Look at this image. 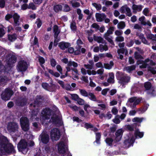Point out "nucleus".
Instances as JSON below:
<instances>
[{
    "label": "nucleus",
    "instance_id": "obj_25",
    "mask_svg": "<svg viewBox=\"0 0 156 156\" xmlns=\"http://www.w3.org/2000/svg\"><path fill=\"white\" fill-rule=\"evenodd\" d=\"M89 64H84V67L87 69H91L93 68L94 63L93 60H90L89 61Z\"/></svg>",
    "mask_w": 156,
    "mask_h": 156
},
{
    "label": "nucleus",
    "instance_id": "obj_15",
    "mask_svg": "<svg viewBox=\"0 0 156 156\" xmlns=\"http://www.w3.org/2000/svg\"><path fill=\"white\" fill-rule=\"evenodd\" d=\"M141 101V100L140 99H136V98L135 97H133L130 98L128 101V102H129L130 103L133 102L132 107L133 108H135L136 105L139 103Z\"/></svg>",
    "mask_w": 156,
    "mask_h": 156
},
{
    "label": "nucleus",
    "instance_id": "obj_6",
    "mask_svg": "<svg viewBox=\"0 0 156 156\" xmlns=\"http://www.w3.org/2000/svg\"><path fill=\"white\" fill-rule=\"evenodd\" d=\"M51 136L53 140H58L60 136V133L59 130L57 128H54L51 131Z\"/></svg>",
    "mask_w": 156,
    "mask_h": 156
},
{
    "label": "nucleus",
    "instance_id": "obj_32",
    "mask_svg": "<svg viewBox=\"0 0 156 156\" xmlns=\"http://www.w3.org/2000/svg\"><path fill=\"white\" fill-rule=\"evenodd\" d=\"M53 30L55 33L54 36L56 37H58L60 32V30L58 29V27L57 25H55L54 26Z\"/></svg>",
    "mask_w": 156,
    "mask_h": 156
},
{
    "label": "nucleus",
    "instance_id": "obj_57",
    "mask_svg": "<svg viewBox=\"0 0 156 156\" xmlns=\"http://www.w3.org/2000/svg\"><path fill=\"white\" fill-rule=\"evenodd\" d=\"M77 101L78 104L80 105H83L85 102L84 101L83 99L80 98L78 99Z\"/></svg>",
    "mask_w": 156,
    "mask_h": 156
},
{
    "label": "nucleus",
    "instance_id": "obj_14",
    "mask_svg": "<svg viewBox=\"0 0 156 156\" xmlns=\"http://www.w3.org/2000/svg\"><path fill=\"white\" fill-rule=\"evenodd\" d=\"M43 101V99L40 96H37L36 98L35 102L33 104H31L30 105L31 108L38 107L40 105L41 103Z\"/></svg>",
    "mask_w": 156,
    "mask_h": 156
},
{
    "label": "nucleus",
    "instance_id": "obj_47",
    "mask_svg": "<svg viewBox=\"0 0 156 156\" xmlns=\"http://www.w3.org/2000/svg\"><path fill=\"white\" fill-rule=\"evenodd\" d=\"M119 115H117L115 118L113 120V122L115 124H119L120 121L119 119Z\"/></svg>",
    "mask_w": 156,
    "mask_h": 156
},
{
    "label": "nucleus",
    "instance_id": "obj_53",
    "mask_svg": "<svg viewBox=\"0 0 156 156\" xmlns=\"http://www.w3.org/2000/svg\"><path fill=\"white\" fill-rule=\"evenodd\" d=\"M148 70L151 71L153 74H156V70L153 67L149 66L148 67Z\"/></svg>",
    "mask_w": 156,
    "mask_h": 156
},
{
    "label": "nucleus",
    "instance_id": "obj_11",
    "mask_svg": "<svg viewBox=\"0 0 156 156\" xmlns=\"http://www.w3.org/2000/svg\"><path fill=\"white\" fill-rule=\"evenodd\" d=\"M125 10L126 12V15L129 17H131L132 15L131 10L127 5H125L121 7L120 8V11L121 13H123L125 12Z\"/></svg>",
    "mask_w": 156,
    "mask_h": 156
},
{
    "label": "nucleus",
    "instance_id": "obj_52",
    "mask_svg": "<svg viewBox=\"0 0 156 156\" xmlns=\"http://www.w3.org/2000/svg\"><path fill=\"white\" fill-rule=\"evenodd\" d=\"M135 135L136 137L138 136L139 137L141 138L143 136V133L142 132H140L138 130H136L135 132Z\"/></svg>",
    "mask_w": 156,
    "mask_h": 156
},
{
    "label": "nucleus",
    "instance_id": "obj_10",
    "mask_svg": "<svg viewBox=\"0 0 156 156\" xmlns=\"http://www.w3.org/2000/svg\"><path fill=\"white\" fill-rule=\"evenodd\" d=\"M51 112L49 109H46L43 110L41 113V120L48 119L50 118Z\"/></svg>",
    "mask_w": 156,
    "mask_h": 156
},
{
    "label": "nucleus",
    "instance_id": "obj_40",
    "mask_svg": "<svg viewBox=\"0 0 156 156\" xmlns=\"http://www.w3.org/2000/svg\"><path fill=\"white\" fill-rule=\"evenodd\" d=\"M113 63L112 61H111L110 62L109 64L106 63V64H104L105 67V68H106L107 69H111V68L113 66Z\"/></svg>",
    "mask_w": 156,
    "mask_h": 156
},
{
    "label": "nucleus",
    "instance_id": "obj_12",
    "mask_svg": "<svg viewBox=\"0 0 156 156\" xmlns=\"http://www.w3.org/2000/svg\"><path fill=\"white\" fill-rule=\"evenodd\" d=\"M120 83H128L130 80V77L129 76L124 75V74L120 75L118 77Z\"/></svg>",
    "mask_w": 156,
    "mask_h": 156
},
{
    "label": "nucleus",
    "instance_id": "obj_64",
    "mask_svg": "<svg viewBox=\"0 0 156 156\" xmlns=\"http://www.w3.org/2000/svg\"><path fill=\"white\" fill-rule=\"evenodd\" d=\"M136 36L139 37V38L141 40L144 37V35L142 33H139L137 32L136 33Z\"/></svg>",
    "mask_w": 156,
    "mask_h": 156
},
{
    "label": "nucleus",
    "instance_id": "obj_50",
    "mask_svg": "<svg viewBox=\"0 0 156 156\" xmlns=\"http://www.w3.org/2000/svg\"><path fill=\"white\" fill-rule=\"evenodd\" d=\"M144 119L143 118H139L138 117H136L133 118V120L132 121L133 122H141Z\"/></svg>",
    "mask_w": 156,
    "mask_h": 156
},
{
    "label": "nucleus",
    "instance_id": "obj_29",
    "mask_svg": "<svg viewBox=\"0 0 156 156\" xmlns=\"http://www.w3.org/2000/svg\"><path fill=\"white\" fill-rule=\"evenodd\" d=\"M99 47L101 52H102L104 51H107L108 49V46L106 44L104 45L100 44L99 45Z\"/></svg>",
    "mask_w": 156,
    "mask_h": 156
},
{
    "label": "nucleus",
    "instance_id": "obj_42",
    "mask_svg": "<svg viewBox=\"0 0 156 156\" xmlns=\"http://www.w3.org/2000/svg\"><path fill=\"white\" fill-rule=\"evenodd\" d=\"M145 18L144 16H142L139 18V20L140 22L141 25H146V22L145 21Z\"/></svg>",
    "mask_w": 156,
    "mask_h": 156
},
{
    "label": "nucleus",
    "instance_id": "obj_13",
    "mask_svg": "<svg viewBox=\"0 0 156 156\" xmlns=\"http://www.w3.org/2000/svg\"><path fill=\"white\" fill-rule=\"evenodd\" d=\"M7 58L8 63L9 65H12L15 63L16 61L17 58L14 55H9L7 56Z\"/></svg>",
    "mask_w": 156,
    "mask_h": 156
},
{
    "label": "nucleus",
    "instance_id": "obj_62",
    "mask_svg": "<svg viewBox=\"0 0 156 156\" xmlns=\"http://www.w3.org/2000/svg\"><path fill=\"white\" fill-rule=\"evenodd\" d=\"M114 27H110L107 30V33L109 34H112L114 30Z\"/></svg>",
    "mask_w": 156,
    "mask_h": 156
},
{
    "label": "nucleus",
    "instance_id": "obj_45",
    "mask_svg": "<svg viewBox=\"0 0 156 156\" xmlns=\"http://www.w3.org/2000/svg\"><path fill=\"white\" fill-rule=\"evenodd\" d=\"M84 12L86 14L88 15L87 19H90L93 13H90V12L88 9H86L84 11Z\"/></svg>",
    "mask_w": 156,
    "mask_h": 156
},
{
    "label": "nucleus",
    "instance_id": "obj_20",
    "mask_svg": "<svg viewBox=\"0 0 156 156\" xmlns=\"http://www.w3.org/2000/svg\"><path fill=\"white\" fill-rule=\"evenodd\" d=\"M110 34H109L106 32L104 35V37L112 45L114 46L115 44L112 39V37L110 36Z\"/></svg>",
    "mask_w": 156,
    "mask_h": 156
},
{
    "label": "nucleus",
    "instance_id": "obj_16",
    "mask_svg": "<svg viewBox=\"0 0 156 156\" xmlns=\"http://www.w3.org/2000/svg\"><path fill=\"white\" fill-rule=\"evenodd\" d=\"M62 61L65 63H68L67 66H73L74 67H76L78 66V64L77 63L72 61H68V59L66 58H63Z\"/></svg>",
    "mask_w": 156,
    "mask_h": 156
},
{
    "label": "nucleus",
    "instance_id": "obj_8",
    "mask_svg": "<svg viewBox=\"0 0 156 156\" xmlns=\"http://www.w3.org/2000/svg\"><path fill=\"white\" fill-rule=\"evenodd\" d=\"M39 139L44 144H46L49 140V136L46 131H43L40 136Z\"/></svg>",
    "mask_w": 156,
    "mask_h": 156
},
{
    "label": "nucleus",
    "instance_id": "obj_59",
    "mask_svg": "<svg viewBox=\"0 0 156 156\" xmlns=\"http://www.w3.org/2000/svg\"><path fill=\"white\" fill-rule=\"evenodd\" d=\"M101 137V134L99 133H96V142L99 143L100 139Z\"/></svg>",
    "mask_w": 156,
    "mask_h": 156
},
{
    "label": "nucleus",
    "instance_id": "obj_19",
    "mask_svg": "<svg viewBox=\"0 0 156 156\" xmlns=\"http://www.w3.org/2000/svg\"><path fill=\"white\" fill-rule=\"evenodd\" d=\"M134 140V137L133 136H132L130 139H129L125 140L124 142V144L125 145V147H129L133 143Z\"/></svg>",
    "mask_w": 156,
    "mask_h": 156
},
{
    "label": "nucleus",
    "instance_id": "obj_9",
    "mask_svg": "<svg viewBox=\"0 0 156 156\" xmlns=\"http://www.w3.org/2000/svg\"><path fill=\"white\" fill-rule=\"evenodd\" d=\"M58 152L60 154H64L67 150V148L64 142L62 141L60 142L58 144Z\"/></svg>",
    "mask_w": 156,
    "mask_h": 156
},
{
    "label": "nucleus",
    "instance_id": "obj_55",
    "mask_svg": "<svg viewBox=\"0 0 156 156\" xmlns=\"http://www.w3.org/2000/svg\"><path fill=\"white\" fill-rule=\"evenodd\" d=\"M144 87L147 90H149L151 87V84L150 82L146 83L144 84Z\"/></svg>",
    "mask_w": 156,
    "mask_h": 156
},
{
    "label": "nucleus",
    "instance_id": "obj_44",
    "mask_svg": "<svg viewBox=\"0 0 156 156\" xmlns=\"http://www.w3.org/2000/svg\"><path fill=\"white\" fill-rule=\"evenodd\" d=\"M79 90L81 94L84 97H87L88 96V93L84 89H79Z\"/></svg>",
    "mask_w": 156,
    "mask_h": 156
},
{
    "label": "nucleus",
    "instance_id": "obj_43",
    "mask_svg": "<svg viewBox=\"0 0 156 156\" xmlns=\"http://www.w3.org/2000/svg\"><path fill=\"white\" fill-rule=\"evenodd\" d=\"M92 5L96 8L97 10H99L101 9V6L100 4L93 3L92 4Z\"/></svg>",
    "mask_w": 156,
    "mask_h": 156
},
{
    "label": "nucleus",
    "instance_id": "obj_35",
    "mask_svg": "<svg viewBox=\"0 0 156 156\" xmlns=\"http://www.w3.org/2000/svg\"><path fill=\"white\" fill-rule=\"evenodd\" d=\"M37 58L41 66L43 68H44V66L43 65L45 62L44 59L43 57L40 56H39Z\"/></svg>",
    "mask_w": 156,
    "mask_h": 156
},
{
    "label": "nucleus",
    "instance_id": "obj_41",
    "mask_svg": "<svg viewBox=\"0 0 156 156\" xmlns=\"http://www.w3.org/2000/svg\"><path fill=\"white\" fill-rule=\"evenodd\" d=\"M8 38L9 41H12L16 39V34H15L12 35H8Z\"/></svg>",
    "mask_w": 156,
    "mask_h": 156
},
{
    "label": "nucleus",
    "instance_id": "obj_38",
    "mask_svg": "<svg viewBox=\"0 0 156 156\" xmlns=\"http://www.w3.org/2000/svg\"><path fill=\"white\" fill-rule=\"evenodd\" d=\"M126 26V24L124 22H121L119 23L117 25L118 28L119 29H122L124 28Z\"/></svg>",
    "mask_w": 156,
    "mask_h": 156
},
{
    "label": "nucleus",
    "instance_id": "obj_63",
    "mask_svg": "<svg viewBox=\"0 0 156 156\" xmlns=\"http://www.w3.org/2000/svg\"><path fill=\"white\" fill-rule=\"evenodd\" d=\"M105 141L106 143L109 145L111 144L113 141V140L112 139L110 138H107Z\"/></svg>",
    "mask_w": 156,
    "mask_h": 156
},
{
    "label": "nucleus",
    "instance_id": "obj_22",
    "mask_svg": "<svg viewBox=\"0 0 156 156\" xmlns=\"http://www.w3.org/2000/svg\"><path fill=\"white\" fill-rule=\"evenodd\" d=\"M94 40L99 43H104L105 41L104 39L100 36H98L95 35H93Z\"/></svg>",
    "mask_w": 156,
    "mask_h": 156
},
{
    "label": "nucleus",
    "instance_id": "obj_54",
    "mask_svg": "<svg viewBox=\"0 0 156 156\" xmlns=\"http://www.w3.org/2000/svg\"><path fill=\"white\" fill-rule=\"evenodd\" d=\"M64 89H65L67 90H71L72 87L70 84H66L64 88Z\"/></svg>",
    "mask_w": 156,
    "mask_h": 156
},
{
    "label": "nucleus",
    "instance_id": "obj_1",
    "mask_svg": "<svg viewBox=\"0 0 156 156\" xmlns=\"http://www.w3.org/2000/svg\"><path fill=\"white\" fill-rule=\"evenodd\" d=\"M8 142L6 137L0 136V155L5 152L9 153L15 152L13 146L10 143L7 144Z\"/></svg>",
    "mask_w": 156,
    "mask_h": 156
},
{
    "label": "nucleus",
    "instance_id": "obj_31",
    "mask_svg": "<svg viewBox=\"0 0 156 156\" xmlns=\"http://www.w3.org/2000/svg\"><path fill=\"white\" fill-rule=\"evenodd\" d=\"M62 6L60 5H56L54 6V11L58 12L62 11Z\"/></svg>",
    "mask_w": 156,
    "mask_h": 156
},
{
    "label": "nucleus",
    "instance_id": "obj_4",
    "mask_svg": "<svg viewBox=\"0 0 156 156\" xmlns=\"http://www.w3.org/2000/svg\"><path fill=\"white\" fill-rule=\"evenodd\" d=\"M20 122L23 130L27 131L29 129V122L28 119L25 117H21L20 119Z\"/></svg>",
    "mask_w": 156,
    "mask_h": 156
},
{
    "label": "nucleus",
    "instance_id": "obj_17",
    "mask_svg": "<svg viewBox=\"0 0 156 156\" xmlns=\"http://www.w3.org/2000/svg\"><path fill=\"white\" fill-rule=\"evenodd\" d=\"M96 20L98 22H101L106 17V15L103 13H96L95 15Z\"/></svg>",
    "mask_w": 156,
    "mask_h": 156
},
{
    "label": "nucleus",
    "instance_id": "obj_7",
    "mask_svg": "<svg viewBox=\"0 0 156 156\" xmlns=\"http://www.w3.org/2000/svg\"><path fill=\"white\" fill-rule=\"evenodd\" d=\"M18 126L17 123L15 122H9L7 126V129L10 132H15L17 131Z\"/></svg>",
    "mask_w": 156,
    "mask_h": 156
},
{
    "label": "nucleus",
    "instance_id": "obj_2",
    "mask_svg": "<svg viewBox=\"0 0 156 156\" xmlns=\"http://www.w3.org/2000/svg\"><path fill=\"white\" fill-rule=\"evenodd\" d=\"M13 93V91L11 89L7 88L2 92L1 94V97L3 100L7 101L10 99Z\"/></svg>",
    "mask_w": 156,
    "mask_h": 156
},
{
    "label": "nucleus",
    "instance_id": "obj_58",
    "mask_svg": "<svg viewBox=\"0 0 156 156\" xmlns=\"http://www.w3.org/2000/svg\"><path fill=\"white\" fill-rule=\"evenodd\" d=\"M123 133V131L122 129H120L118 130L115 133L116 136H122Z\"/></svg>",
    "mask_w": 156,
    "mask_h": 156
},
{
    "label": "nucleus",
    "instance_id": "obj_60",
    "mask_svg": "<svg viewBox=\"0 0 156 156\" xmlns=\"http://www.w3.org/2000/svg\"><path fill=\"white\" fill-rule=\"evenodd\" d=\"M70 10V8L68 5L65 4L64 6V11L65 12H68Z\"/></svg>",
    "mask_w": 156,
    "mask_h": 156
},
{
    "label": "nucleus",
    "instance_id": "obj_24",
    "mask_svg": "<svg viewBox=\"0 0 156 156\" xmlns=\"http://www.w3.org/2000/svg\"><path fill=\"white\" fill-rule=\"evenodd\" d=\"M27 102V99L25 98L18 99L16 102V104L19 106H23L25 105Z\"/></svg>",
    "mask_w": 156,
    "mask_h": 156
},
{
    "label": "nucleus",
    "instance_id": "obj_26",
    "mask_svg": "<svg viewBox=\"0 0 156 156\" xmlns=\"http://www.w3.org/2000/svg\"><path fill=\"white\" fill-rule=\"evenodd\" d=\"M136 68V66L135 65H133L125 67L124 68V69L128 73H130L132 71L135 70Z\"/></svg>",
    "mask_w": 156,
    "mask_h": 156
},
{
    "label": "nucleus",
    "instance_id": "obj_49",
    "mask_svg": "<svg viewBox=\"0 0 156 156\" xmlns=\"http://www.w3.org/2000/svg\"><path fill=\"white\" fill-rule=\"evenodd\" d=\"M70 27L73 30L76 31V24L75 22L73 21L70 25Z\"/></svg>",
    "mask_w": 156,
    "mask_h": 156
},
{
    "label": "nucleus",
    "instance_id": "obj_61",
    "mask_svg": "<svg viewBox=\"0 0 156 156\" xmlns=\"http://www.w3.org/2000/svg\"><path fill=\"white\" fill-rule=\"evenodd\" d=\"M50 62L51 66L52 67H55L56 66V62L54 58H51V59Z\"/></svg>",
    "mask_w": 156,
    "mask_h": 156
},
{
    "label": "nucleus",
    "instance_id": "obj_48",
    "mask_svg": "<svg viewBox=\"0 0 156 156\" xmlns=\"http://www.w3.org/2000/svg\"><path fill=\"white\" fill-rule=\"evenodd\" d=\"M124 41V38L122 36H119L116 37L115 39L116 42H122Z\"/></svg>",
    "mask_w": 156,
    "mask_h": 156
},
{
    "label": "nucleus",
    "instance_id": "obj_5",
    "mask_svg": "<svg viewBox=\"0 0 156 156\" xmlns=\"http://www.w3.org/2000/svg\"><path fill=\"white\" fill-rule=\"evenodd\" d=\"M27 142L25 140H22L18 144L17 147L20 151L25 154L27 151Z\"/></svg>",
    "mask_w": 156,
    "mask_h": 156
},
{
    "label": "nucleus",
    "instance_id": "obj_46",
    "mask_svg": "<svg viewBox=\"0 0 156 156\" xmlns=\"http://www.w3.org/2000/svg\"><path fill=\"white\" fill-rule=\"evenodd\" d=\"M133 28L137 30H141L142 29V26L140 24L136 23L134 25Z\"/></svg>",
    "mask_w": 156,
    "mask_h": 156
},
{
    "label": "nucleus",
    "instance_id": "obj_33",
    "mask_svg": "<svg viewBox=\"0 0 156 156\" xmlns=\"http://www.w3.org/2000/svg\"><path fill=\"white\" fill-rule=\"evenodd\" d=\"M70 3L71 4L73 7L74 8L79 7L80 5V3L77 2L75 0H72L70 1Z\"/></svg>",
    "mask_w": 156,
    "mask_h": 156
},
{
    "label": "nucleus",
    "instance_id": "obj_51",
    "mask_svg": "<svg viewBox=\"0 0 156 156\" xmlns=\"http://www.w3.org/2000/svg\"><path fill=\"white\" fill-rule=\"evenodd\" d=\"M28 8L29 9H31L33 10L36 9V8L35 5L33 3H29L28 6Z\"/></svg>",
    "mask_w": 156,
    "mask_h": 156
},
{
    "label": "nucleus",
    "instance_id": "obj_18",
    "mask_svg": "<svg viewBox=\"0 0 156 156\" xmlns=\"http://www.w3.org/2000/svg\"><path fill=\"white\" fill-rule=\"evenodd\" d=\"M51 119L53 124L58 125L61 122V119L56 115H53Z\"/></svg>",
    "mask_w": 156,
    "mask_h": 156
},
{
    "label": "nucleus",
    "instance_id": "obj_30",
    "mask_svg": "<svg viewBox=\"0 0 156 156\" xmlns=\"http://www.w3.org/2000/svg\"><path fill=\"white\" fill-rule=\"evenodd\" d=\"M114 75L113 73H109V77L107 80V81L108 83H113L114 82Z\"/></svg>",
    "mask_w": 156,
    "mask_h": 156
},
{
    "label": "nucleus",
    "instance_id": "obj_34",
    "mask_svg": "<svg viewBox=\"0 0 156 156\" xmlns=\"http://www.w3.org/2000/svg\"><path fill=\"white\" fill-rule=\"evenodd\" d=\"M117 52L118 54H123L125 53L126 55H127L128 53L127 49L123 48L118 49Z\"/></svg>",
    "mask_w": 156,
    "mask_h": 156
},
{
    "label": "nucleus",
    "instance_id": "obj_21",
    "mask_svg": "<svg viewBox=\"0 0 156 156\" xmlns=\"http://www.w3.org/2000/svg\"><path fill=\"white\" fill-rule=\"evenodd\" d=\"M132 8L133 10V12L136 13L137 11L140 12L142 10V6L141 5H137L134 4L133 5Z\"/></svg>",
    "mask_w": 156,
    "mask_h": 156
},
{
    "label": "nucleus",
    "instance_id": "obj_36",
    "mask_svg": "<svg viewBox=\"0 0 156 156\" xmlns=\"http://www.w3.org/2000/svg\"><path fill=\"white\" fill-rule=\"evenodd\" d=\"M13 18L14 20V23L18 25V22L20 18V16L16 13H15L13 15Z\"/></svg>",
    "mask_w": 156,
    "mask_h": 156
},
{
    "label": "nucleus",
    "instance_id": "obj_37",
    "mask_svg": "<svg viewBox=\"0 0 156 156\" xmlns=\"http://www.w3.org/2000/svg\"><path fill=\"white\" fill-rule=\"evenodd\" d=\"M147 37L148 39L156 41V34L154 35L151 34H148L147 35Z\"/></svg>",
    "mask_w": 156,
    "mask_h": 156
},
{
    "label": "nucleus",
    "instance_id": "obj_28",
    "mask_svg": "<svg viewBox=\"0 0 156 156\" xmlns=\"http://www.w3.org/2000/svg\"><path fill=\"white\" fill-rule=\"evenodd\" d=\"M88 96H89V98L91 100L94 101H97L99 103L100 102L99 100H98L97 99L96 97L93 93H88Z\"/></svg>",
    "mask_w": 156,
    "mask_h": 156
},
{
    "label": "nucleus",
    "instance_id": "obj_23",
    "mask_svg": "<svg viewBox=\"0 0 156 156\" xmlns=\"http://www.w3.org/2000/svg\"><path fill=\"white\" fill-rule=\"evenodd\" d=\"M70 44L68 43L61 42L58 43V46L62 50H65L69 46Z\"/></svg>",
    "mask_w": 156,
    "mask_h": 156
},
{
    "label": "nucleus",
    "instance_id": "obj_3",
    "mask_svg": "<svg viewBox=\"0 0 156 156\" xmlns=\"http://www.w3.org/2000/svg\"><path fill=\"white\" fill-rule=\"evenodd\" d=\"M28 68V64L27 62L24 60H20L16 66V69L18 72L25 71Z\"/></svg>",
    "mask_w": 156,
    "mask_h": 156
},
{
    "label": "nucleus",
    "instance_id": "obj_39",
    "mask_svg": "<svg viewBox=\"0 0 156 156\" xmlns=\"http://www.w3.org/2000/svg\"><path fill=\"white\" fill-rule=\"evenodd\" d=\"M141 54L138 53V51H135L134 53V58L136 59H142L143 57L140 55Z\"/></svg>",
    "mask_w": 156,
    "mask_h": 156
},
{
    "label": "nucleus",
    "instance_id": "obj_27",
    "mask_svg": "<svg viewBox=\"0 0 156 156\" xmlns=\"http://www.w3.org/2000/svg\"><path fill=\"white\" fill-rule=\"evenodd\" d=\"M150 61V59L149 58H147L144 61H143L142 64L140 66V68H146L148 65L147 63Z\"/></svg>",
    "mask_w": 156,
    "mask_h": 156
},
{
    "label": "nucleus",
    "instance_id": "obj_56",
    "mask_svg": "<svg viewBox=\"0 0 156 156\" xmlns=\"http://www.w3.org/2000/svg\"><path fill=\"white\" fill-rule=\"evenodd\" d=\"M38 112L39 111L37 110V109H36V110H33V111L32 112V117H35L38 114Z\"/></svg>",
    "mask_w": 156,
    "mask_h": 156
}]
</instances>
